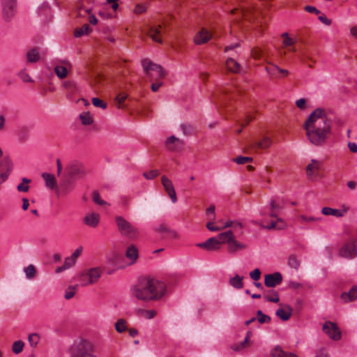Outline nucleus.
Segmentation results:
<instances>
[{"label":"nucleus","mask_w":357,"mask_h":357,"mask_svg":"<svg viewBox=\"0 0 357 357\" xmlns=\"http://www.w3.org/2000/svg\"><path fill=\"white\" fill-rule=\"evenodd\" d=\"M31 182L30 179L26 178H23L22 179V183L19 184L17 187V189L19 192H28L29 190V183Z\"/></svg>","instance_id":"42"},{"label":"nucleus","mask_w":357,"mask_h":357,"mask_svg":"<svg viewBox=\"0 0 357 357\" xmlns=\"http://www.w3.org/2000/svg\"><path fill=\"white\" fill-rule=\"evenodd\" d=\"M250 278L255 280L257 281L260 279L261 277V271L259 268H256L254 271L250 273Z\"/></svg>","instance_id":"59"},{"label":"nucleus","mask_w":357,"mask_h":357,"mask_svg":"<svg viewBox=\"0 0 357 357\" xmlns=\"http://www.w3.org/2000/svg\"><path fill=\"white\" fill-rule=\"evenodd\" d=\"M56 75L61 79L66 77L68 75V70L66 67L63 66H57L54 68Z\"/></svg>","instance_id":"41"},{"label":"nucleus","mask_w":357,"mask_h":357,"mask_svg":"<svg viewBox=\"0 0 357 357\" xmlns=\"http://www.w3.org/2000/svg\"><path fill=\"white\" fill-rule=\"evenodd\" d=\"M271 356V357H298L293 353L284 351L280 347H275L273 349Z\"/></svg>","instance_id":"27"},{"label":"nucleus","mask_w":357,"mask_h":357,"mask_svg":"<svg viewBox=\"0 0 357 357\" xmlns=\"http://www.w3.org/2000/svg\"><path fill=\"white\" fill-rule=\"evenodd\" d=\"M92 199L93 201L98 205L103 206L106 204L105 202L101 199L99 192L96 190L93 192Z\"/></svg>","instance_id":"51"},{"label":"nucleus","mask_w":357,"mask_h":357,"mask_svg":"<svg viewBox=\"0 0 357 357\" xmlns=\"http://www.w3.org/2000/svg\"><path fill=\"white\" fill-rule=\"evenodd\" d=\"M226 67L228 70L233 73H238L241 69V66L238 63L231 58H229L226 61Z\"/></svg>","instance_id":"32"},{"label":"nucleus","mask_w":357,"mask_h":357,"mask_svg":"<svg viewBox=\"0 0 357 357\" xmlns=\"http://www.w3.org/2000/svg\"><path fill=\"white\" fill-rule=\"evenodd\" d=\"M3 6V17L6 20H10L15 13V0H1Z\"/></svg>","instance_id":"14"},{"label":"nucleus","mask_w":357,"mask_h":357,"mask_svg":"<svg viewBox=\"0 0 357 357\" xmlns=\"http://www.w3.org/2000/svg\"><path fill=\"white\" fill-rule=\"evenodd\" d=\"M165 145L168 150L176 151L182 150L184 143L183 140L172 135L167 139Z\"/></svg>","instance_id":"15"},{"label":"nucleus","mask_w":357,"mask_h":357,"mask_svg":"<svg viewBox=\"0 0 357 357\" xmlns=\"http://www.w3.org/2000/svg\"><path fill=\"white\" fill-rule=\"evenodd\" d=\"M79 119L82 124L84 126L91 125L93 122V119L89 112L82 113L79 115Z\"/></svg>","instance_id":"37"},{"label":"nucleus","mask_w":357,"mask_h":357,"mask_svg":"<svg viewBox=\"0 0 357 357\" xmlns=\"http://www.w3.org/2000/svg\"><path fill=\"white\" fill-rule=\"evenodd\" d=\"M70 357H97V356L92 343L88 340H82L72 347Z\"/></svg>","instance_id":"3"},{"label":"nucleus","mask_w":357,"mask_h":357,"mask_svg":"<svg viewBox=\"0 0 357 357\" xmlns=\"http://www.w3.org/2000/svg\"><path fill=\"white\" fill-rule=\"evenodd\" d=\"M341 298L345 303L352 302L357 299V286H353L348 292H343Z\"/></svg>","instance_id":"25"},{"label":"nucleus","mask_w":357,"mask_h":357,"mask_svg":"<svg viewBox=\"0 0 357 357\" xmlns=\"http://www.w3.org/2000/svg\"><path fill=\"white\" fill-rule=\"evenodd\" d=\"M340 255L346 258H353L357 256V239L347 243L340 250Z\"/></svg>","instance_id":"11"},{"label":"nucleus","mask_w":357,"mask_h":357,"mask_svg":"<svg viewBox=\"0 0 357 357\" xmlns=\"http://www.w3.org/2000/svg\"><path fill=\"white\" fill-rule=\"evenodd\" d=\"M215 207L214 205H211L207 209H206V215H211V217H208V218L211 220H214L215 218Z\"/></svg>","instance_id":"61"},{"label":"nucleus","mask_w":357,"mask_h":357,"mask_svg":"<svg viewBox=\"0 0 357 357\" xmlns=\"http://www.w3.org/2000/svg\"><path fill=\"white\" fill-rule=\"evenodd\" d=\"M146 11V6L145 4H137L134 9V13L137 15L144 13Z\"/></svg>","instance_id":"57"},{"label":"nucleus","mask_w":357,"mask_h":357,"mask_svg":"<svg viewBox=\"0 0 357 357\" xmlns=\"http://www.w3.org/2000/svg\"><path fill=\"white\" fill-rule=\"evenodd\" d=\"M24 272L28 278L32 279L35 277L36 271L33 265L30 264L24 268Z\"/></svg>","instance_id":"46"},{"label":"nucleus","mask_w":357,"mask_h":357,"mask_svg":"<svg viewBox=\"0 0 357 357\" xmlns=\"http://www.w3.org/2000/svg\"><path fill=\"white\" fill-rule=\"evenodd\" d=\"M321 167V162L316 160H312L311 162L306 167L307 174L312 175L314 171L319 170Z\"/></svg>","instance_id":"35"},{"label":"nucleus","mask_w":357,"mask_h":357,"mask_svg":"<svg viewBox=\"0 0 357 357\" xmlns=\"http://www.w3.org/2000/svg\"><path fill=\"white\" fill-rule=\"evenodd\" d=\"M161 183L166 191V192L169 196L172 202L173 203L176 202L177 197L176 193L173 185V183L170 179H169L166 176H162L161 177Z\"/></svg>","instance_id":"13"},{"label":"nucleus","mask_w":357,"mask_h":357,"mask_svg":"<svg viewBox=\"0 0 357 357\" xmlns=\"http://www.w3.org/2000/svg\"><path fill=\"white\" fill-rule=\"evenodd\" d=\"M127 97L128 95L124 93L118 94L114 100L116 106L119 109L123 108L125 107L124 102Z\"/></svg>","instance_id":"38"},{"label":"nucleus","mask_w":357,"mask_h":357,"mask_svg":"<svg viewBox=\"0 0 357 357\" xmlns=\"http://www.w3.org/2000/svg\"><path fill=\"white\" fill-rule=\"evenodd\" d=\"M162 25H151L149 28L147 34L155 42L162 43V40L160 37L162 33Z\"/></svg>","instance_id":"18"},{"label":"nucleus","mask_w":357,"mask_h":357,"mask_svg":"<svg viewBox=\"0 0 357 357\" xmlns=\"http://www.w3.org/2000/svg\"><path fill=\"white\" fill-rule=\"evenodd\" d=\"M331 121L324 109L317 108L309 116L303 128L309 141L314 145H324L331 132Z\"/></svg>","instance_id":"1"},{"label":"nucleus","mask_w":357,"mask_h":357,"mask_svg":"<svg viewBox=\"0 0 357 357\" xmlns=\"http://www.w3.org/2000/svg\"><path fill=\"white\" fill-rule=\"evenodd\" d=\"M304 10L308 13H314L315 15H319L321 13L319 10L312 6H305Z\"/></svg>","instance_id":"63"},{"label":"nucleus","mask_w":357,"mask_h":357,"mask_svg":"<svg viewBox=\"0 0 357 357\" xmlns=\"http://www.w3.org/2000/svg\"><path fill=\"white\" fill-rule=\"evenodd\" d=\"M228 244V252L230 253H234L238 250L244 249L245 245L240 243L237 241L235 240L234 236L229 241Z\"/></svg>","instance_id":"28"},{"label":"nucleus","mask_w":357,"mask_h":357,"mask_svg":"<svg viewBox=\"0 0 357 357\" xmlns=\"http://www.w3.org/2000/svg\"><path fill=\"white\" fill-rule=\"evenodd\" d=\"M272 144V140L268 137H264L261 141L256 142L255 148L259 149H266L269 148Z\"/></svg>","instance_id":"33"},{"label":"nucleus","mask_w":357,"mask_h":357,"mask_svg":"<svg viewBox=\"0 0 357 357\" xmlns=\"http://www.w3.org/2000/svg\"><path fill=\"white\" fill-rule=\"evenodd\" d=\"M252 333L250 331H248L244 341L241 342V344L238 346H237L236 347L234 348V350L239 351V350L245 348L246 347V345L248 344V342L250 340V338L252 336Z\"/></svg>","instance_id":"45"},{"label":"nucleus","mask_w":357,"mask_h":357,"mask_svg":"<svg viewBox=\"0 0 357 357\" xmlns=\"http://www.w3.org/2000/svg\"><path fill=\"white\" fill-rule=\"evenodd\" d=\"M253 119H254V117L252 115H250V114L247 115V116L245 119V121L241 123L242 128L237 130V131H236L237 133L240 134L243 130V128L246 126L247 125H248L250 123V122L252 121Z\"/></svg>","instance_id":"58"},{"label":"nucleus","mask_w":357,"mask_h":357,"mask_svg":"<svg viewBox=\"0 0 357 357\" xmlns=\"http://www.w3.org/2000/svg\"><path fill=\"white\" fill-rule=\"evenodd\" d=\"M100 220V216L98 213H91L83 218V223L90 227L96 228L99 225Z\"/></svg>","instance_id":"19"},{"label":"nucleus","mask_w":357,"mask_h":357,"mask_svg":"<svg viewBox=\"0 0 357 357\" xmlns=\"http://www.w3.org/2000/svg\"><path fill=\"white\" fill-rule=\"evenodd\" d=\"M91 101L93 105L96 107H100L103 109L107 108V103L98 98H93Z\"/></svg>","instance_id":"50"},{"label":"nucleus","mask_w":357,"mask_h":357,"mask_svg":"<svg viewBox=\"0 0 357 357\" xmlns=\"http://www.w3.org/2000/svg\"><path fill=\"white\" fill-rule=\"evenodd\" d=\"M348 208H345L342 211L335 209L330 207H324L321 209V213L325 215H333L335 217H342L347 212Z\"/></svg>","instance_id":"26"},{"label":"nucleus","mask_w":357,"mask_h":357,"mask_svg":"<svg viewBox=\"0 0 357 357\" xmlns=\"http://www.w3.org/2000/svg\"><path fill=\"white\" fill-rule=\"evenodd\" d=\"M154 231L160 234H162L164 238L175 239L178 237L176 231L172 229L165 223H160L155 227Z\"/></svg>","instance_id":"12"},{"label":"nucleus","mask_w":357,"mask_h":357,"mask_svg":"<svg viewBox=\"0 0 357 357\" xmlns=\"http://www.w3.org/2000/svg\"><path fill=\"white\" fill-rule=\"evenodd\" d=\"M132 296L138 300L149 302L160 301L166 294L167 285L159 280L150 277L139 279L131 289Z\"/></svg>","instance_id":"2"},{"label":"nucleus","mask_w":357,"mask_h":357,"mask_svg":"<svg viewBox=\"0 0 357 357\" xmlns=\"http://www.w3.org/2000/svg\"><path fill=\"white\" fill-rule=\"evenodd\" d=\"M243 278L236 275L229 280V284L236 289H242L243 287Z\"/></svg>","instance_id":"36"},{"label":"nucleus","mask_w":357,"mask_h":357,"mask_svg":"<svg viewBox=\"0 0 357 357\" xmlns=\"http://www.w3.org/2000/svg\"><path fill=\"white\" fill-rule=\"evenodd\" d=\"M115 329L118 333H123L127 329L126 321L123 319H119L115 324Z\"/></svg>","instance_id":"44"},{"label":"nucleus","mask_w":357,"mask_h":357,"mask_svg":"<svg viewBox=\"0 0 357 357\" xmlns=\"http://www.w3.org/2000/svg\"><path fill=\"white\" fill-rule=\"evenodd\" d=\"M39 335L36 333H33L29 336V342L31 347H36L39 342Z\"/></svg>","instance_id":"52"},{"label":"nucleus","mask_w":357,"mask_h":357,"mask_svg":"<svg viewBox=\"0 0 357 357\" xmlns=\"http://www.w3.org/2000/svg\"><path fill=\"white\" fill-rule=\"evenodd\" d=\"M91 31V29L89 25L87 24H84L81 28H77L75 29L74 36L76 38H79L82 36L83 35H86Z\"/></svg>","instance_id":"34"},{"label":"nucleus","mask_w":357,"mask_h":357,"mask_svg":"<svg viewBox=\"0 0 357 357\" xmlns=\"http://www.w3.org/2000/svg\"><path fill=\"white\" fill-rule=\"evenodd\" d=\"M75 188V185L69 178L62 179L56 189L58 197H64L69 195Z\"/></svg>","instance_id":"10"},{"label":"nucleus","mask_w":357,"mask_h":357,"mask_svg":"<svg viewBox=\"0 0 357 357\" xmlns=\"http://www.w3.org/2000/svg\"><path fill=\"white\" fill-rule=\"evenodd\" d=\"M323 331L332 340H339L341 339L342 333L337 325L332 321H326L322 327Z\"/></svg>","instance_id":"9"},{"label":"nucleus","mask_w":357,"mask_h":357,"mask_svg":"<svg viewBox=\"0 0 357 357\" xmlns=\"http://www.w3.org/2000/svg\"><path fill=\"white\" fill-rule=\"evenodd\" d=\"M282 37L284 38L283 40V45L285 47H289L292 45L294 43V40L289 37V35L287 33H283L282 34Z\"/></svg>","instance_id":"53"},{"label":"nucleus","mask_w":357,"mask_h":357,"mask_svg":"<svg viewBox=\"0 0 357 357\" xmlns=\"http://www.w3.org/2000/svg\"><path fill=\"white\" fill-rule=\"evenodd\" d=\"M66 172L71 180L79 179L86 175L84 167L76 160L71 161L66 165Z\"/></svg>","instance_id":"7"},{"label":"nucleus","mask_w":357,"mask_h":357,"mask_svg":"<svg viewBox=\"0 0 357 357\" xmlns=\"http://www.w3.org/2000/svg\"><path fill=\"white\" fill-rule=\"evenodd\" d=\"M42 176L45 179V184L48 188L51 189H56L57 185H56V180L54 175L48 173H43Z\"/></svg>","instance_id":"30"},{"label":"nucleus","mask_w":357,"mask_h":357,"mask_svg":"<svg viewBox=\"0 0 357 357\" xmlns=\"http://www.w3.org/2000/svg\"><path fill=\"white\" fill-rule=\"evenodd\" d=\"M264 298L268 302L278 303L280 301L279 294L274 290L271 291L268 294L264 295Z\"/></svg>","instance_id":"39"},{"label":"nucleus","mask_w":357,"mask_h":357,"mask_svg":"<svg viewBox=\"0 0 357 357\" xmlns=\"http://www.w3.org/2000/svg\"><path fill=\"white\" fill-rule=\"evenodd\" d=\"M252 158L246 156H238L233 159V161L238 165H243L252 161Z\"/></svg>","instance_id":"49"},{"label":"nucleus","mask_w":357,"mask_h":357,"mask_svg":"<svg viewBox=\"0 0 357 357\" xmlns=\"http://www.w3.org/2000/svg\"><path fill=\"white\" fill-rule=\"evenodd\" d=\"M211 33L206 29H202L195 37V43L202 45L207 43L211 38Z\"/></svg>","instance_id":"23"},{"label":"nucleus","mask_w":357,"mask_h":357,"mask_svg":"<svg viewBox=\"0 0 357 357\" xmlns=\"http://www.w3.org/2000/svg\"><path fill=\"white\" fill-rule=\"evenodd\" d=\"M270 216L271 218H276V220H273L271 222L270 225L266 226H263V227L271 229H282L286 227V224L280 218L278 217V215L275 213V211L271 210L270 213Z\"/></svg>","instance_id":"20"},{"label":"nucleus","mask_w":357,"mask_h":357,"mask_svg":"<svg viewBox=\"0 0 357 357\" xmlns=\"http://www.w3.org/2000/svg\"><path fill=\"white\" fill-rule=\"evenodd\" d=\"M13 164L9 156H4L0 161V184L3 183L12 172Z\"/></svg>","instance_id":"8"},{"label":"nucleus","mask_w":357,"mask_h":357,"mask_svg":"<svg viewBox=\"0 0 357 357\" xmlns=\"http://www.w3.org/2000/svg\"><path fill=\"white\" fill-rule=\"evenodd\" d=\"M282 282V276L279 272L265 275L264 284L267 287H274Z\"/></svg>","instance_id":"16"},{"label":"nucleus","mask_w":357,"mask_h":357,"mask_svg":"<svg viewBox=\"0 0 357 357\" xmlns=\"http://www.w3.org/2000/svg\"><path fill=\"white\" fill-rule=\"evenodd\" d=\"M241 14L245 20H251L254 17H252V14L254 12H257V8L254 5L250 4L248 2H246V5L242 6L241 7Z\"/></svg>","instance_id":"22"},{"label":"nucleus","mask_w":357,"mask_h":357,"mask_svg":"<svg viewBox=\"0 0 357 357\" xmlns=\"http://www.w3.org/2000/svg\"><path fill=\"white\" fill-rule=\"evenodd\" d=\"M102 273V270L100 267H96L89 269L79 276V281L82 286H87L98 282Z\"/></svg>","instance_id":"6"},{"label":"nucleus","mask_w":357,"mask_h":357,"mask_svg":"<svg viewBox=\"0 0 357 357\" xmlns=\"http://www.w3.org/2000/svg\"><path fill=\"white\" fill-rule=\"evenodd\" d=\"M75 262L76 261L71 257H68L65 259L63 265L68 269V268L72 267L73 266H74Z\"/></svg>","instance_id":"62"},{"label":"nucleus","mask_w":357,"mask_h":357,"mask_svg":"<svg viewBox=\"0 0 357 357\" xmlns=\"http://www.w3.org/2000/svg\"><path fill=\"white\" fill-rule=\"evenodd\" d=\"M142 65L144 73L151 78V80H158L165 77L166 73L162 67L153 63L151 60H142Z\"/></svg>","instance_id":"4"},{"label":"nucleus","mask_w":357,"mask_h":357,"mask_svg":"<svg viewBox=\"0 0 357 357\" xmlns=\"http://www.w3.org/2000/svg\"><path fill=\"white\" fill-rule=\"evenodd\" d=\"M263 52L262 50L258 47H255L251 51L252 56L255 59H259L261 58Z\"/></svg>","instance_id":"60"},{"label":"nucleus","mask_w":357,"mask_h":357,"mask_svg":"<svg viewBox=\"0 0 357 357\" xmlns=\"http://www.w3.org/2000/svg\"><path fill=\"white\" fill-rule=\"evenodd\" d=\"M77 286H69L68 288V290L66 291L65 294V298L67 300H69L72 298L75 295V290L76 289Z\"/></svg>","instance_id":"55"},{"label":"nucleus","mask_w":357,"mask_h":357,"mask_svg":"<svg viewBox=\"0 0 357 357\" xmlns=\"http://www.w3.org/2000/svg\"><path fill=\"white\" fill-rule=\"evenodd\" d=\"M292 307L287 305L283 307H280L276 311V315L278 316L282 321H287L290 319L292 314Z\"/></svg>","instance_id":"24"},{"label":"nucleus","mask_w":357,"mask_h":357,"mask_svg":"<svg viewBox=\"0 0 357 357\" xmlns=\"http://www.w3.org/2000/svg\"><path fill=\"white\" fill-rule=\"evenodd\" d=\"M288 265L294 269H298L300 266V261L295 255H291L288 259Z\"/></svg>","instance_id":"43"},{"label":"nucleus","mask_w":357,"mask_h":357,"mask_svg":"<svg viewBox=\"0 0 357 357\" xmlns=\"http://www.w3.org/2000/svg\"><path fill=\"white\" fill-rule=\"evenodd\" d=\"M299 218L303 221L305 222H317L321 220L320 218H314L312 216H307L305 215H301L299 216Z\"/></svg>","instance_id":"56"},{"label":"nucleus","mask_w":357,"mask_h":357,"mask_svg":"<svg viewBox=\"0 0 357 357\" xmlns=\"http://www.w3.org/2000/svg\"><path fill=\"white\" fill-rule=\"evenodd\" d=\"M26 59L29 63H36L40 59L39 51L37 47L33 48L26 53Z\"/></svg>","instance_id":"29"},{"label":"nucleus","mask_w":357,"mask_h":357,"mask_svg":"<svg viewBox=\"0 0 357 357\" xmlns=\"http://www.w3.org/2000/svg\"><path fill=\"white\" fill-rule=\"evenodd\" d=\"M265 69L271 76H275L279 72L280 68L274 64L269 63Z\"/></svg>","instance_id":"48"},{"label":"nucleus","mask_w":357,"mask_h":357,"mask_svg":"<svg viewBox=\"0 0 357 357\" xmlns=\"http://www.w3.org/2000/svg\"><path fill=\"white\" fill-rule=\"evenodd\" d=\"M19 132L20 139L21 141H24L28 135V130L26 128H22L20 130Z\"/></svg>","instance_id":"64"},{"label":"nucleus","mask_w":357,"mask_h":357,"mask_svg":"<svg viewBox=\"0 0 357 357\" xmlns=\"http://www.w3.org/2000/svg\"><path fill=\"white\" fill-rule=\"evenodd\" d=\"M234 234L231 230L227 231L218 234L217 239L220 241V246L222 243H228L230 240L234 237Z\"/></svg>","instance_id":"31"},{"label":"nucleus","mask_w":357,"mask_h":357,"mask_svg":"<svg viewBox=\"0 0 357 357\" xmlns=\"http://www.w3.org/2000/svg\"><path fill=\"white\" fill-rule=\"evenodd\" d=\"M126 257L130 261V264H134L139 257V251L135 245H129L126 250Z\"/></svg>","instance_id":"21"},{"label":"nucleus","mask_w":357,"mask_h":357,"mask_svg":"<svg viewBox=\"0 0 357 357\" xmlns=\"http://www.w3.org/2000/svg\"><path fill=\"white\" fill-rule=\"evenodd\" d=\"M24 342L21 340L15 341L13 344L12 350L15 354H20L22 351L24 347Z\"/></svg>","instance_id":"47"},{"label":"nucleus","mask_w":357,"mask_h":357,"mask_svg":"<svg viewBox=\"0 0 357 357\" xmlns=\"http://www.w3.org/2000/svg\"><path fill=\"white\" fill-rule=\"evenodd\" d=\"M159 172L158 170H151L148 172L143 173V176L146 179H153L156 176L159 175Z\"/></svg>","instance_id":"54"},{"label":"nucleus","mask_w":357,"mask_h":357,"mask_svg":"<svg viewBox=\"0 0 357 357\" xmlns=\"http://www.w3.org/2000/svg\"><path fill=\"white\" fill-rule=\"evenodd\" d=\"M257 319L259 324H263L265 323H270L271 322V317L262 312L261 310H258L257 312Z\"/></svg>","instance_id":"40"},{"label":"nucleus","mask_w":357,"mask_h":357,"mask_svg":"<svg viewBox=\"0 0 357 357\" xmlns=\"http://www.w3.org/2000/svg\"><path fill=\"white\" fill-rule=\"evenodd\" d=\"M197 246L208 251L220 249V241L215 237L208 238L206 241L197 244Z\"/></svg>","instance_id":"17"},{"label":"nucleus","mask_w":357,"mask_h":357,"mask_svg":"<svg viewBox=\"0 0 357 357\" xmlns=\"http://www.w3.org/2000/svg\"><path fill=\"white\" fill-rule=\"evenodd\" d=\"M119 231L123 236L130 238H137L139 235L137 229L121 216L115 218Z\"/></svg>","instance_id":"5"}]
</instances>
